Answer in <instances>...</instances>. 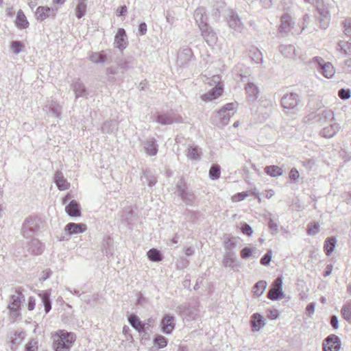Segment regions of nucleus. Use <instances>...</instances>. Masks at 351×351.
Returning a JSON list of instances; mask_svg holds the SVG:
<instances>
[{
  "label": "nucleus",
  "instance_id": "7",
  "mask_svg": "<svg viewBox=\"0 0 351 351\" xmlns=\"http://www.w3.org/2000/svg\"><path fill=\"white\" fill-rule=\"evenodd\" d=\"M317 10L318 16H317V20L319 23V27L322 29H326L330 21V14L329 12L328 7L325 4L317 5Z\"/></svg>",
  "mask_w": 351,
  "mask_h": 351
},
{
  "label": "nucleus",
  "instance_id": "61",
  "mask_svg": "<svg viewBox=\"0 0 351 351\" xmlns=\"http://www.w3.org/2000/svg\"><path fill=\"white\" fill-rule=\"evenodd\" d=\"M342 24L343 25L345 34L351 37V19L346 20Z\"/></svg>",
  "mask_w": 351,
  "mask_h": 351
},
{
  "label": "nucleus",
  "instance_id": "49",
  "mask_svg": "<svg viewBox=\"0 0 351 351\" xmlns=\"http://www.w3.org/2000/svg\"><path fill=\"white\" fill-rule=\"evenodd\" d=\"M343 317L349 323H351V301L345 304L341 308Z\"/></svg>",
  "mask_w": 351,
  "mask_h": 351
},
{
  "label": "nucleus",
  "instance_id": "60",
  "mask_svg": "<svg viewBox=\"0 0 351 351\" xmlns=\"http://www.w3.org/2000/svg\"><path fill=\"white\" fill-rule=\"evenodd\" d=\"M338 96L341 99H348L351 97V90L350 89L341 88L338 91Z\"/></svg>",
  "mask_w": 351,
  "mask_h": 351
},
{
  "label": "nucleus",
  "instance_id": "17",
  "mask_svg": "<svg viewBox=\"0 0 351 351\" xmlns=\"http://www.w3.org/2000/svg\"><path fill=\"white\" fill-rule=\"evenodd\" d=\"M175 317L169 314L165 315L161 321L162 330L164 333L169 335L175 328Z\"/></svg>",
  "mask_w": 351,
  "mask_h": 351
},
{
  "label": "nucleus",
  "instance_id": "20",
  "mask_svg": "<svg viewBox=\"0 0 351 351\" xmlns=\"http://www.w3.org/2000/svg\"><path fill=\"white\" fill-rule=\"evenodd\" d=\"M69 235L83 233L86 230V226L84 223H69L64 228Z\"/></svg>",
  "mask_w": 351,
  "mask_h": 351
},
{
  "label": "nucleus",
  "instance_id": "8",
  "mask_svg": "<svg viewBox=\"0 0 351 351\" xmlns=\"http://www.w3.org/2000/svg\"><path fill=\"white\" fill-rule=\"evenodd\" d=\"M282 287V279L281 277H278L274 281L267 294V298L271 300H280L284 295Z\"/></svg>",
  "mask_w": 351,
  "mask_h": 351
},
{
  "label": "nucleus",
  "instance_id": "15",
  "mask_svg": "<svg viewBox=\"0 0 351 351\" xmlns=\"http://www.w3.org/2000/svg\"><path fill=\"white\" fill-rule=\"evenodd\" d=\"M222 265L225 267H230L234 270L237 269L240 266L234 252H226L223 255Z\"/></svg>",
  "mask_w": 351,
  "mask_h": 351
},
{
  "label": "nucleus",
  "instance_id": "39",
  "mask_svg": "<svg viewBox=\"0 0 351 351\" xmlns=\"http://www.w3.org/2000/svg\"><path fill=\"white\" fill-rule=\"evenodd\" d=\"M148 258L154 262H160L163 259V255L160 250L152 248L147 252Z\"/></svg>",
  "mask_w": 351,
  "mask_h": 351
},
{
  "label": "nucleus",
  "instance_id": "38",
  "mask_svg": "<svg viewBox=\"0 0 351 351\" xmlns=\"http://www.w3.org/2000/svg\"><path fill=\"white\" fill-rule=\"evenodd\" d=\"M267 174L271 177H278L282 175V169L277 165H270L265 168Z\"/></svg>",
  "mask_w": 351,
  "mask_h": 351
},
{
  "label": "nucleus",
  "instance_id": "47",
  "mask_svg": "<svg viewBox=\"0 0 351 351\" xmlns=\"http://www.w3.org/2000/svg\"><path fill=\"white\" fill-rule=\"evenodd\" d=\"M23 339V332L14 331L10 334V342L12 346H18Z\"/></svg>",
  "mask_w": 351,
  "mask_h": 351
},
{
  "label": "nucleus",
  "instance_id": "33",
  "mask_svg": "<svg viewBox=\"0 0 351 351\" xmlns=\"http://www.w3.org/2000/svg\"><path fill=\"white\" fill-rule=\"evenodd\" d=\"M16 26L19 29H26L29 27V22L21 10H19L17 12Z\"/></svg>",
  "mask_w": 351,
  "mask_h": 351
},
{
  "label": "nucleus",
  "instance_id": "19",
  "mask_svg": "<svg viewBox=\"0 0 351 351\" xmlns=\"http://www.w3.org/2000/svg\"><path fill=\"white\" fill-rule=\"evenodd\" d=\"M223 93V87L221 84L216 85L208 93L203 94L201 99L207 102L219 98Z\"/></svg>",
  "mask_w": 351,
  "mask_h": 351
},
{
  "label": "nucleus",
  "instance_id": "30",
  "mask_svg": "<svg viewBox=\"0 0 351 351\" xmlns=\"http://www.w3.org/2000/svg\"><path fill=\"white\" fill-rule=\"evenodd\" d=\"M73 90L75 93V98L80 97H85L86 95V88L84 83L80 80L77 79L73 84Z\"/></svg>",
  "mask_w": 351,
  "mask_h": 351
},
{
  "label": "nucleus",
  "instance_id": "46",
  "mask_svg": "<svg viewBox=\"0 0 351 351\" xmlns=\"http://www.w3.org/2000/svg\"><path fill=\"white\" fill-rule=\"evenodd\" d=\"M47 107L49 108V112L53 114L56 117H60L62 111V107L54 101H51L47 105Z\"/></svg>",
  "mask_w": 351,
  "mask_h": 351
},
{
  "label": "nucleus",
  "instance_id": "62",
  "mask_svg": "<svg viewBox=\"0 0 351 351\" xmlns=\"http://www.w3.org/2000/svg\"><path fill=\"white\" fill-rule=\"evenodd\" d=\"M268 226L273 234H275L278 232V225L271 218L269 219Z\"/></svg>",
  "mask_w": 351,
  "mask_h": 351
},
{
  "label": "nucleus",
  "instance_id": "35",
  "mask_svg": "<svg viewBox=\"0 0 351 351\" xmlns=\"http://www.w3.org/2000/svg\"><path fill=\"white\" fill-rule=\"evenodd\" d=\"M134 58L132 57L125 58L121 60L118 63V67L123 71H128L130 69L134 68Z\"/></svg>",
  "mask_w": 351,
  "mask_h": 351
},
{
  "label": "nucleus",
  "instance_id": "36",
  "mask_svg": "<svg viewBox=\"0 0 351 351\" xmlns=\"http://www.w3.org/2000/svg\"><path fill=\"white\" fill-rule=\"evenodd\" d=\"M89 59L91 62L96 64L104 63L107 59V56L104 51L91 52L89 56Z\"/></svg>",
  "mask_w": 351,
  "mask_h": 351
},
{
  "label": "nucleus",
  "instance_id": "18",
  "mask_svg": "<svg viewBox=\"0 0 351 351\" xmlns=\"http://www.w3.org/2000/svg\"><path fill=\"white\" fill-rule=\"evenodd\" d=\"M177 312H178L181 315L191 319H195L199 313V311L197 308L189 307L186 305L178 306L177 307Z\"/></svg>",
  "mask_w": 351,
  "mask_h": 351
},
{
  "label": "nucleus",
  "instance_id": "45",
  "mask_svg": "<svg viewBox=\"0 0 351 351\" xmlns=\"http://www.w3.org/2000/svg\"><path fill=\"white\" fill-rule=\"evenodd\" d=\"M179 196L186 205L191 206L193 204L195 201V195L191 191H185Z\"/></svg>",
  "mask_w": 351,
  "mask_h": 351
},
{
  "label": "nucleus",
  "instance_id": "29",
  "mask_svg": "<svg viewBox=\"0 0 351 351\" xmlns=\"http://www.w3.org/2000/svg\"><path fill=\"white\" fill-rule=\"evenodd\" d=\"M144 147L146 153L151 156L156 155L158 152V145L156 143V140L154 138H148L144 143Z\"/></svg>",
  "mask_w": 351,
  "mask_h": 351
},
{
  "label": "nucleus",
  "instance_id": "23",
  "mask_svg": "<svg viewBox=\"0 0 351 351\" xmlns=\"http://www.w3.org/2000/svg\"><path fill=\"white\" fill-rule=\"evenodd\" d=\"M65 211L70 217H80L81 215V206L77 201L71 200L66 206Z\"/></svg>",
  "mask_w": 351,
  "mask_h": 351
},
{
  "label": "nucleus",
  "instance_id": "2",
  "mask_svg": "<svg viewBox=\"0 0 351 351\" xmlns=\"http://www.w3.org/2000/svg\"><path fill=\"white\" fill-rule=\"evenodd\" d=\"M25 301V296L22 289L19 287L15 288L14 293L10 295V301L8 308L12 318L16 319L20 315L21 305Z\"/></svg>",
  "mask_w": 351,
  "mask_h": 351
},
{
  "label": "nucleus",
  "instance_id": "3",
  "mask_svg": "<svg viewBox=\"0 0 351 351\" xmlns=\"http://www.w3.org/2000/svg\"><path fill=\"white\" fill-rule=\"evenodd\" d=\"M41 220L37 217H29L23 223L21 234L26 239L34 238V235L40 230Z\"/></svg>",
  "mask_w": 351,
  "mask_h": 351
},
{
  "label": "nucleus",
  "instance_id": "9",
  "mask_svg": "<svg viewBox=\"0 0 351 351\" xmlns=\"http://www.w3.org/2000/svg\"><path fill=\"white\" fill-rule=\"evenodd\" d=\"M299 103L298 95L290 93L284 95L281 99V105L284 109L287 110H295Z\"/></svg>",
  "mask_w": 351,
  "mask_h": 351
},
{
  "label": "nucleus",
  "instance_id": "11",
  "mask_svg": "<svg viewBox=\"0 0 351 351\" xmlns=\"http://www.w3.org/2000/svg\"><path fill=\"white\" fill-rule=\"evenodd\" d=\"M227 21L229 27L237 31L241 32L243 28V25L241 22V19L239 17L237 14L233 10H230L227 17Z\"/></svg>",
  "mask_w": 351,
  "mask_h": 351
},
{
  "label": "nucleus",
  "instance_id": "6",
  "mask_svg": "<svg viewBox=\"0 0 351 351\" xmlns=\"http://www.w3.org/2000/svg\"><path fill=\"white\" fill-rule=\"evenodd\" d=\"M312 62L317 65V70L325 77L330 78L334 75L335 70L330 62H326L322 58L318 56L314 57L312 59Z\"/></svg>",
  "mask_w": 351,
  "mask_h": 351
},
{
  "label": "nucleus",
  "instance_id": "51",
  "mask_svg": "<svg viewBox=\"0 0 351 351\" xmlns=\"http://www.w3.org/2000/svg\"><path fill=\"white\" fill-rule=\"evenodd\" d=\"M86 10V3L85 0H79L78 4L76 7V15L78 19H81L84 16Z\"/></svg>",
  "mask_w": 351,
  "mask_h": 351
},
{
  "label": "nucleus",
  "instance_id": "50",
  "mask_svg": "<svg viewBox=\"0 0 351 351\" xmlns=\"http://www.w3.org/2000/svg\"><path fill=\"white\" fill-rule=\"evenodd\" d=\"M154 343L158 346L156 350L163 348L167 345V339L162 335H156L154 338Z\"/></svg>",
  "mask_w": 351,
  "mask_h": 351
},
{
  "label": "nucleus",
  "instance_id": "57",
  "mask_svg": "<svg viewBox=\"0 0 351 351\" xmlns=\"http://www.w3.org/2000/svg\"><path fill=\"white\" fill-rule=\"evenodd\" d=\"M271 250H269L261 258V264L264 266L268 265L271 260Z\"/></svg>",
  "mask_w": 351,
  "mask_h": 351
},
{
  "label": "nucleus",
  "instance_id": "56",
  "mask_svg": "<svg viewBox=\"0 0 351 351\" xmlns=\"http://www.w3.org/2000/svg\"><path fill=\"white\" fill-rule=\"evenodd\" d=\"M224 247L226 252H232V250L237 247V242L234 239H228L225 242Z\"/></svg>",
  "mask_w": 351,
  "mask_h": 351
},
{
  "label": "nucleus",
  "instance_id": "10",
  "mask_svg": "<svg viewBox=\"0 0 351 351\" xmlns=\"http://www.w3.org/2000/svg\"><path fill=\"white\" fill-rule=\"evenodd\" d=\"M323 351H338L341 343L339 338L335 335H330L323 341Z\"/></svg>",
  "mask_w": 351,
  "mask_h": 351
},
{
  "label": "nucleus",
  "instance_id": "13",
  "mask_svg": "<svg viewBox=\"0 0 351 351\" xmlns=\"http://www.w3.org/2000/svg\"><path fill=\"white\" fill-rule=\"evenodd\" d=\"M56 10L57 8H49L47 6H39L36 9L35 16L37 20L43 21L49 16L54 17Z\"/></svg>",
  "mask_w": 351,
  "mask_h": 351
},
{
  "label": "nucleus",
  "instance_id": "44",
  "mask_svg": "<svg viewBox=\"0 0 351 351\" xmlns=\"http://www.w3.org/2000/svg\"><path fill=\"white\" fill-rule=\"evenodd\" d=\"M339 50L345 55L351 56V39L347 42L340 40L338 42Z\"/></svg>",
  "mask_w": 351,
  "mask_h": 351
},
{
  "label": "nucleus",
  "instance_id": "59",
  "mask_svg": "<svg viewBox=\"0 0 351 351\" xmlns=\"http://www.w3.org/2000/svg\"><path fill=\"white\" fill-rule=\"evenodd\" d=\"M319 224L317 223H311L308 225V234L315 235L319 232Z\"/></svg>",
  "mask_w": 351,
  "mask_h": 351
},
{
  "label": "nucleus",
  "instance_id": "54",
  "mask_svg": "<svg viewBox=\"0 0 351 351\" xmlns=\"http://www.w3.org/2000/svg\"><path fill=\"white\" fill-rule=\"evenodd\" d=\"M23 45L19 40H14L11 43V49L15 54H19L22 51Z\"/></svg>",
  "mask_w": 351,
  "mask_h": 351
},
{
  "label": "nucleus",
  "instance_id": "58",
  "mask_svg": "<svg viewBox=\"0 0 351 351\" xmlns=\"http://www.w3.org/2000/svg\"><path fill=\"white\" fill-rule=\"evenodd\" d=\"M38 342L35 339H31L26 345L25 351H38Z\"/></svg>",
  "mask_w": 351,
  "mask_h": 351
},
{
  "label": "nucleus",
  "instance_id": "41",
  "mask_svg": "<svg viewBox=\"0 0 351 351\" xmlns=\"http://www.w3.org/2000/svg\"><path fill=\"white\" fill-rule=\"evenodd\" d=\"M117 127V122L115 120H110L104 123L101 126V131L104 133L110 134L113 132Z\"/></svg>",
  "mask_w": 351,
  "mask_h": 351
},
{
  "label": "nucleus",
  "instance_id": "12",
  "mask_svg": "<svg viewBox=\"0 0 351 351\" xmlns=\"http://www.w3.org/2000/svg\"><path fill=\"white\" fill-rule=\"evenodd\" d=\"M114 47L123 51L128 46V36L123 28H119L114 37Z\"/></svg>",
  "mask_w": 351,
  "mask_h": 351
},
{
  "label": "nucleus",
  "instance_id": "26",
  "mask_svg": "<svg viewBox=\"0 0 351 351\" xmlns=\"http://www.w3.org/2000/svg\"><path fill=\"white\" fill-rule=\"evenodd\" d=\"M265 319L259 313H254L250 320L251 326L254 331L259 330L265 324Z\"/></svg>",
  "mask_w": 351,
  "mask_h": 351
},
{
  "label": "nucleus",
  "instance_id": "43",
  "mask_svg": "<svg viewBox=\"0 0 351 351\" xmlns=\"http://www.w3.org/2000/svg\"><path fill=\"white\" fill-rule=\"evenodd\" d=\"M39 295L41 298L42 302L43 303L45 311L46 313H48L51 309L50 294L47 291H45L44 293H40Z\"/></svg>",
  "mask_w": 351,
  "mask_h": 351
},
{
  "label": "nucleus",
  "instance_id": "5",
  "mask_svg": "<svg viewBox=\"0 0 351 351\" xmlns=\"http://www.w3.org/2000/svg\"><path fill=\"white\" fill-rule=\"evenodd\" d=\"M153 121L156 123L162 125H171L173 123H180L182 121V119L180 116L176 115L173 112H156L153 116Z\"/></svg>",
  "mask_w": 351,
  "mask_h": 351
},
{
  "label": "nucleus",
  "instance_id": "37",
  "mask_svg": "<svg viewBox=\"0 0 351 351\" xmlns=\"http://www.w3.org/2000/svg\"><path fill=\"white\" fill-rule=\"evenodd\" d=\"M336 245L335 237H331L326 239L324 250L327 256H330L333 252Z\"/></svg>",
  "mask_w": 351,
  "mask_h": 351
},
{
  "label": "nucleus",
  "instance_id": "4",
  "mask_svg": "<svg viewBox=\"0 0 351 351\" xmlns=\"http://www.w3.org/2000/svg\"><path fill=\"white\" fill-rule=\"evenodd\" d=\"M234 112V104L230 103L226 104L215 114V121L217 122L216 124L221 126L226 125Z\"/></svg>",
  "mask_w": 351,
  "mask_h": 351
},
{
  "label": "nucleus",
  "instance_id": "55",
  "mask_svg": "<svg viewBox=\"0 0 351 351\" xmlns=\"http://www.w3.org/2000/svg\"><path fill=\"white\" fill-rule=\"evenodd\" d=\"M176 188L178 191V196L185 191H187V186L184 180L181 178L176 184Z\"/></svg>",
  "mask_w": 351,
  "mask_h": 351
},
{
  "label": "nucleus",
  "instance_id": "25",
  "mask_svg": "<svg viewBox=\"0 0 351 351\" xmlns=\"http://www.w3.org/2000/svg\"><path fill=\"white\" fill-rule=\"evenodd\" d=\"M205 13V10L203 8H198L194 12V19L199 29L208 25Z\"/></svg>",
  "mask_w": 351,
  "mask_h": 351
},
{
  "label": "nucleus",
  "instance_id": "1",
  "mask_svg": "<svg viewBox=\"0 0 351 351\" xmlns=\"http://www.w3.org/2000/svg\"><path fill=\"white\" fill-rule=\"evenodd\" d=\"M76 339L73 332L60 330L54 335L53 347L55 351H69Z\"/></svg>",
  "mask_w": 351,
  "mask_h": 351
},
{
  "label": "nucleus",
  "instance_id": "27",
  "mask_svg": "<svg viewBox=\"0 0 351 351\" xmlns=\"http://www.w3.org/2000/svg\"><path fill=\"white\" fill-rule=\"evenodd\" d=\"M245 88L248 101H255L257 99L259 93L257 86L254 84L249 82L247 84Z\"/></svg>",
  "mask_w": 351,
  "mask_h": 351
},
{
  "label": "nucleus",
  "instance_id": "34",
  "mask_svg": "<svg viewBox=\"0 0 351 351\" xmlns=\"http://www.w3.org/2000/svg\"><path fill=\"white\" fill-rule=\"evenodd\" d=\"M186 154L189 159L198 160L201 156L200 149L197 146H191L186 151Z\"/></svg>",
  "mask_w": 351,
  "mask_h": 351
},
{
  "label": "nucleus",
  "instance_id": "16",
  "mask_svg": "<svg viewBox=\"0 0 351 351\" xmlns=\"http://www.w3.org/2000/svg\"><path fill=\"white\" fill-rule=\"evenodd\" d=\"M199 29L202 32V37L209 45H213L217 43V34L211 29L208 25L202 28H200Z\"/></svg>",
  "mask_w": 351,
  "mask_h": 351
},
{
  "label": "nucleus",
  "instance_id": "22",
  "mask_svg": "<svg viewBox=\"0 0 351 351\" xmlns=\"http://www.w3.org/2000/svg\"><path fill=\"white\" fill-rule=\"evenodd\" d=\"M314 119L316 122H318L320 124H324L334 119V113L331 110L324 109L317 113L314 117Z\"/></svg>",
  "mask_w": 351,
  "mask_h": 351
},
{
  "label": "nucleus",
  "instance_id": "31",
  "mask_svg": "<svg viewBox=\"0 0 351 351\" xmlns=\"http://www.w3.org/2000/svg\"><path fill=\"white\" fill-rule=\"evenodd\" d=\"M54 182L60 191L66 190L69 186V183L64 178L60 171H57L54 176Z\"/></svg>",
  "mask_w": 351,
  "mask_h": 351
},
{
  "label": "nucleus",
  "instance_id": "32",
  "mask_svg": "<svg viewBox=\"0 0 351 351\" xmlns=\"http://www.w3.org/2000/svg\"><path fill=\"white\" fill-rule=\"evenodd\" d=\"M279 51L287 58H293L295 56V48L292 45H281L279 47Z\"/></svg>",
  "mask_w": 351,
  "mask_h": 351
},
{
  "label": "nucleus",
  "instance_id": "42",
  "mask_svg": "<svg viewBox=\"0 0 351 351\" xmlns=\"http://www.w3.org/2000/svg\"><path fill=\"white\" fill-rule=\"evenodd\" d=\"M292 22L290 17L287 15H285L282 16L281 25L279 27V31L280 32L287 33L289 31Z\"/></svg>",
  "mask_w": 351,
  "mask_h": 351
},
{
  "label": "nucleus",
  "instance_id": "64",
  "mask_svg": "<svg viewBox=\"0 0 351 351\" xmlns=\"http://www.w3.org/2000/svg\"><path fill=\"white\" fill-rule=\"evenodd\" d=\"M241 232L247 236H251L252 234L253 233L252 227L246 223H245L242 225Z\"/></svg>",
  "mask_w": 351,
  "mask_h": 351
},
{
  "label": "nucleus",
  "instance_id": "40",
  "mask_svg": "<svg viewBox=\"0 0 351 351\" xmlns=\"http://www.w3.org/2000/svg\"><path fill=\"white\" fill-rule=\"evenodd\" d=\"M267 287V282L265 280H260L257 282L253 287L254 296L258 297L261 295Z\"/></svg>",
  "mask_w": 351,
  "mask_h": 351
},
{
  "label": "nucleus",
  "instance_id": "53",
  "mask_svg": "<svg viewBox=\"0 0 351 351\" xmlns=\"http://www.w3.org/2000/svg\"><path fill=\"white\" fill-rule=\"evenodd\" d=\"M250 57L256 63H261L263 62L262 53L256 48L250 51Z\"/></svg>",
  "mask_w": 351,
  "mask_h": 351
},
{
  "label": "nucleus",
  "instance_id": "52",
  "mask_svg": "<svg viewBox=\"0 0 351 351\" xmlns=\"http://www.w3.org/2000/svg\"><path fill=\"white\" fill-rule=\"evenodd\" d=\"M221 168L218 165H213L209 170V177L212 180H217L220 177Z\"/></svg>",
  "mask_w": 351,
  "mask_h": 351
},
{
  "label": "nucleus",
  "instance_id": "48",
  "mask_svg": "<svg viewBox=\"0 0 351 351\" xmlns=\"http://www.w3.org/2000/svg\"><path fill=\"white\" fill-rule=\"evenodd\" d=\"M145 179L147 182V185L150 187L154 186L157 182V179L149 171H143V175L141 176V180L143 181Z\"/></svg>",
  "mask_w": 351,
  "mask_h": 351
},
{
  "label": "nucleus",
  "instance_id": "28",
  "mask_svg": "<svg viewBox=\"0 0 351 351\" xmlns=\"http://www.w3.org/2000/svg\"><path fill=\"white\" fill-rule=\"evenodd\" d=\"M339 129V125L338 123H333L329 126L324 128L321 132V134L325 138H332L338 132Z\"/></svg>",
  "mask_w": 351,
  "mask_h": 351
},
{
  "label": "nucleus",
  "instance_id": "63",
  "mask_svg": "<svg viewBox=\"0 0 351 351\" xmlns=\"http://www.w3.org/2000/svg\"><path fill=\"white\" fill-rule=\"evenodd\" d=\"M267 315L271 319H276L278 317L279 313L276 308H269L267 311Z\"/></svg>",
  "mask_w": 351,
  "mask_h": 351
},
{
  "label": "nucleus",
  "instance_id": "14",
  "mask_svg": "<svg viewBox=\"0 0 351 351\" xmlns=\"http://www.w3.org/2000/svg\"><path fill=\"white\" fill-rule=\"evenodd\" d=\"M28 240L26 245L28 252L34 255H39L43 252L44 245L38 239L34 237Z\"/></svg>",
  "mask_w": 351,
  "mask_h": 351
},
{
  "label": "nucleus",
  "instance_id": "21",
  "mask_svg": "<svg viewBox=\"0 0 351 351\" xmlns=\"http://www.w3.org/2000/svg\"><path fill=\"white\" fill-rule=\"evenodd\" d=\"M128 319L131 326L138 332H142L148 330V327H145V324L141 322L137 315H130Z\"/></svg>",
  "mask_w": 351,
  "mask_h": 351
},
{
  "label": "nucleus",
  "instance_id": "24",
  "mask_svg": "<svg viewBox=\"0 0 351 351\" xmlns=\"http://www.w3.org/2000/svg\"><path fill=\"white\" fill-rule=\"evenodd\" d=\"M193 56L192 51L190 48H184L181 50L178 55V64L180 66H184L186 64Z\"/></svg>",
  "mask_w": 351,
  "mask_h": 351
}]
</instances>
